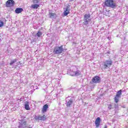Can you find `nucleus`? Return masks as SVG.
<instances>
[{
  "label": "nucleus",
  "mask_w": 128,
  "mask_h": 128,
  "mask_svg": "<svg viewBox=\"0 0 128 128\" xmlns=\"http://www.w3.org/2000/svg\"><path fill=\"white\" fill-rule=\"evenodd\" d=\"M95 124L96 128H98L100 124V118L98 117L95 120Z\"/></svg>",
  "instance_id": "obj_11"
},
{
  "label": "nucleus",
  "mask_w": 128,
  "mask_h": 128,
  "mask_svg": "<svg viewBox=\"0 0 128 128\" xmlns=\"http://www.w3.org/2000/svg\"><path fill=\"white\" fill-rule=\"evenodd\" d=\"M120 98V97L118 96H116L114 98V102H116V104H118V100Z\"/></svg>",
  "instance_id": "obj_20"
},
{
  "label": "nucleus",
  "mask_w": 128,
  "mask_h": 128,
  "mask_svg": "<svg viewBox=\"0 0 128 128\" xmlns=\"http://www.w3.org/2000/svg\"><path fill=\"white\" fill-rule=\"evenodd\" d=\"M70 6L68 5L66 8H64V14L65 16H66L68 14H70Z\"/></svg>",
  "instance_id": "obj_8"
},
{
  "label": "nucleus",
  "mask_w": 128,
  "mask_h": 128,
  "mask_svg": "<svg viewBox=\"0 0 128 128\" xmlns=\"http://www.w3.org/2000/svg\"><path fill=\"white\" fill-rule=\"evenodd\" d=\"M72 102H74V100H72V99L69 100L68 101L66 102V106L68 107L70 106L72 104Z\"/></svg>",
  "instance_id": "obj_14"
},
{
  "label": "nucleus",
  "mask_w": 128,
  "mask_h": 128,
  "mask_svg": "<svg viewBox=\"0 0 128 128\" xmlns=\"http://www.w3.org/2000/svg\"><path fill=\"white\" fill-rule=\"evenodd\" d=\"M68 74L70 76H79L82 74V72L80 70H78L76 67L74 66L72 70L69 72Z\"/></svg>",
  "instance_id": "obj_1"
},
{
  "label": "nucleus",
  "mask_w": 128,
  "mask_h": 128,
  "mask_svg": "<svg viewBox=\"0 0 128 128\" xmlns=\"http://www.w3.org/2000/svg\"><path fill=\"white\" fill-rule=\"evenodd\" d=\"M24 10L22 8H16L15 10L16 14H20Z\"/></svg>",
  "instance_id": "obj_15"
},
{
  "label": "nucleus",
  "mask_w": 128,
  "mask_h": 128,
  "mask_svg": "<svg viewBox=\"0 0 128 128\" xmlns=\"http://www.w3.org/2000/svg\"><path fill=\"white\" fill-rule=\"evenodd\" d=\"M71 0V2H72V0Z\"/></svg>",
  "instance_id": "obj_26"
},
{
  "label": "nucleus",
  "mask_w": 128,
  "mask_h": 128,
  "mask_svg": "<svg viewBox=\"0 0 128 128\" xmlns=\"http://www.w3.org/2000/svg\"><path fill=\"white\" fill-rule=\"evenodd\" d=\"M115 108H116V106Z\"/></svg>",
  "instance_id": "obj_27"
},
{
  "label": "nucleus",
  "mask_w": 128,
  "mask_h": 128,
  "mask_svg": "<svg viewBox=\"0 0 128 128\" xmlns=\"http://www.w3.org/2000/svg\"><path fill=\"white\" fill-rule=\"evenodd\" d=\"M112 66V60H106L102 64V68L104 70Z\"/></svg>",
  "instance_id": "obj_3"
},
{
  "label": "nucleus",
  "mask_w": 128,
  "mask_h": 128,
  "mask_svg": "<svg viewBox=\"0 0 128 128\" xmlns=\"http://www.w3.org/2000/svg\"><path fill=\"white\" fill-rule=\"evenodd\" d=\"M16 61H17L16 59L12 60L11 62H10V65L12 66V64H14V62H16Z\"/></svg>",
  "instance_id": "obj_21"
},
{
  "label": "nucleus",
  "mask_w": 128,
  "mask_h": 128,
  "mask_svg": "<svg viewBox=\"0 0 128 128\" xmlns=\"http://www.w3.org/2000/svg\"><path fill=\"white\" fill-rule=\"evenodd\" d=\"M33 3L34 4H38V0H33Z\"/></svg>",
  "instance_id": "obj_23"
},
{
  "label": "nucleus",
  "mask_w": 128,
  "mask_h": 128,
  "mask_svg": "<svg viewBox=\"0 0 128 128\" xmlns=\"http://www.w3.org/2000/svg\"><path fill=\"white\" fill-rule=\"evenodd\" d=\"M90 20H92V18H90V14H86L84 15L83 22L85 26H87V24H88L90 22Z\"/></svg>",
  "instance_id": "obj_5"
},
{
  "label": "nucleus",
  "mask_w": 128,
  "mask_h": 128,
  "mask_svg": "<svg viewBox=\"0 0 128 128\" xmlns=\"http://www.w3.org/2000/svg\"><path fill=\"white\" fill-rule=\"evenodd\" d=\"M122 96V90H120L117 92V94H116V96H118L119 98H120V96Z\"/></svg>",
  "instance_id": "obj_19"
},
{
  "label": "nucleus",
  "mask_w": 128,
  "mask_h": 128,
  "mask_svg": "<svg viewBox=\"0 0 128 128\" xmlns=\"http://www.w3.org/2000/svg\"><path fill=\"white\" fill-rule=\"evenodd\" d=\"M92 81L94 84H99V82H100V77L98 76H95L92 79Z\"/></svg>",
  "instance_id": "obj_9"
},
{
  "label": "nucleus",
  "mask_w": 128,
  "mask_h": 128,
  "mask_svg": "<svg viewBox=\"0 0 128 128\" xmlns=\"http://www.w3.org/2000/svg\"><path fill=\"white\" fill-rule=\"evenodd\" d=\"M64 52V48H62V46H56L54 48L53 53L54 54H60Z\"/></svg>",
  "instance_id": "obj_4"
},
{
  "label": "nucleus",
  "mask_w": 128,
  "mask_h": 128,
  "mask_svg": "<svg viewBox=\"0 0 128 128\" xmlns=\"http://www.w3.org/2000/svg\"><path fill=\"white\" fill-rule=\"evenodd\" d=\"M48 105L47 104H44L43 106V108L42 110V112L43 114H44V112H46V110H48Z\"/></svg>",
  "instance_id": "obj_12"
},
{
  "label": "nucleus",
  "mask_w": 128,
  "mask_h": 128,
  "mask_svg": "<svg viewBox=\"0 0 128 128\" xmlns=\"http://www.w3.org/2000/svg\"><path fill=\"white\" fill-rule=\"evenodd\" d=\"M24 108L26 110H30V102H25Z\"/></svg>",
  "instance_id": "obj_13"
},
{
  "label": "nucleus",
  "mask_w": 128,
  "mask_h": 128,
  "mask_svg": "<svg viewBox=\"0 0 128 128\" xmlns=\"http://www.w3.org/2000/svg\"><path fill=\"white\" fill-rule=\"evenodd\" d=\"M31 8H34V10H36L38 8H40V4H32L31 6Z\"/></svg>",
  "instance_id": "obj_16"
},
{
  "label": "nucleus",
  "mask_w": 128,
  "mask_h": 128,
  "mask_svg": "<svg viewBox=\"0 0 128 128\" xmlns=\"http://www.w3.org/2000/svg\"><path fill=\"white\" fill-rule=\"evenodd\" d=\"M4 26V22L0 20V28H2V26Z\"/></svg>",
  "instance_id": "obj_22"
},
{
  "label": "nucleus",
  "mask_w": 128,
  "mask_h": 128,
  "mask_svg": "<svg viewBox=\"0 0 128 128\" xmlns=\"http://www.w3.org/2000/svg\"><path fill=\"white\" fill-rule=\"evenodd\" d=\"M34 120H46V116L44 115L43 116H42L40 115L39 116H34Z\"/></svg>",
  "instance_id": "obj_6"
},
{
  "label": "nucleus",
  "mask_w": 128,
  "mask_h": 128,
  "mask_svg": "<svg viewBox=\"0 0 128 128\" xmlns=\"http://www.w3.org/2000/svg\"><path fill=\"white\" fill-rule=\"evenodd\" d=\"M14 4V0H8L6 2V6L8 8L12 6Z\"/></svg>",
  "instance_id": "obj_10"
},
{
  "label": "nucleus",
  "mask_w": 128,
  "mask_h": 128,
  "mask_svg": "<svg viewBox=\"0 0 128 128\" xmlns=\"http://www.w3.org/2000/svg\"><path fill=\"white\" fill-rule=\"evenodd\" d=\"M42 35V33L40 32H38L36 35V36H38V38H40V36Z\"/></svg>",
  "instance_id": "obj_18"
},
{
  "label": "nucleus",
  "mask_w": 128,
  "mask_h": 128,
  "mask_svg": "<svg viewBox=\"0 0 128 128\" xmlns=\"http://www.w3.org/2000/svg\"><path fill=\"white\" fill-rule=\"evenodd\" d=\"M18 128H26V121L22 120L19 122Z\"/></svg>",
  "instance_id": "obj_7"
},
{
  "label": "nucleus",
  "mask_w": 128,
  "mask_h": 128,
  "mask_svg": "<svg viewBox=\"0 0 128 128\" xmlns=\"http://www.w3.org/2000/svg\"><path fill=\"white\" fill-rule=\"evenodd\" d=\"M48 16L50 18H56V14L50 12Z\"/></svg>",
  "instance_id": "obj_17"
},
{
  "label": "nucleus",
  "mask_w": 128,
  "mask_h": 128,
  "mask_svg": "<svg viewBox=\"0 0 128 128\" xmlns=\"http://www.w3.org/2000/svg\"><path fill=\"white\" fill-rule=\"evenodd\" d=\"M104 4L108 8H116V6L114 0H106Z\"/></svg>",
  "instance_id": "obj_2"
},
{
  "label": "nucleus",
  "mask_w": 128,
  "mask_h": 128,
  "mask_svg": "<svg viewBox=\"0 0 128 128\" xmlns=\"http://www.w3.org/2000/svg\"><path fill=\"white\" fill-rule=\"evenodd\" d=\"M108 128V127L106 126H105V127L104 128Z\"/></svg>",
  "instance_id": "obj_25"
},
{
  "label": "nucleus",
  "mask_w": 128,
  "mask_h": 128,
  "mask_svg": "<svg viewBox=\"0 0 128 128\" xmlns=\"http://www.w3.org/2000/svg\"><path fill=\"white\" fill-rule=\"evenodd\" d=\"M108 108H109V110H112V105L111 104L108 105Z\"/></svg>",
  "instance_id": "obj_24"
}]
</instances>
